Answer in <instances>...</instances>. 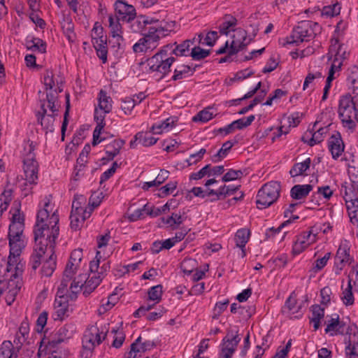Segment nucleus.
Returning <instances> with one entry per match:
<instances>
[{
    "label": "nucleus",
    "instance_id": "nucleus-1",
    "mask_svg": "<svg viewBox=\"0 0 358 358\" xmlns=\"http://www.w3.org/2000/svg\"><path fill=\"white\" fill-rule=\"evenodd\" d=\"M64 270L55 300V320H62L69 313V300L77 299L81 290L87 296L101 282L97 270Z\"/></svg>",
    "mask_w": 358,
    "mask_h": 358
},
{
    "label": "nucleus",
    "instance_id": "nucleus-2",
    "mask_svg": "<svg viewBox=\"0 0 358 358\" xmlns=\"http://www.w3.org/2000/svg\"><path fill=\"white\" fill-rule=\"evenodd\" d=\"M59 219L57 209L48 199L43 208L38 210L36 215V222L34 226V252L30 261L31 268H37L42 262L43 255L47 248L52 250L55 246V240L57 238L59 228L58 226Z\"/></svg>",
    "mask_w": 358,
    "mask_h": 358
},
{
    "label": "nucleus",
    "instance_id": "nucleus-3",
    "mask_svg": "<svg viewBox=\"0 0 358 358\" xmlns=\"http://www.w3.org/2000/svg\"><path fill=\"white\" fill-rule=\"evenodd\" d=\"M326 334L331 336L346 334L345 338V353L349 358H358V331L355 324L346 325L343 321H340L339 316L334 315L326 321Z\"/></svg>",
    "mask_w": 358,
    "mask_h": 358
},
{
    "label": "nucleus",
    "instance_id": "nucleus-4",
    "mask_svg": "<svg viewBox=\"0 0 358 358\" xmlns=\"http://www.w3.org/2000/svg\"><path fill=\"white\" fill-rule=\"evenodd\" d=\"M74 331L75 327L72 324H65L53 332L45 331L40 343V354L43 350H48L66 357L69 351L60 345L71 338Z\"/></svg>",
    "mask_w": 358,
    "mask_h": 358
},
{
    "label": "nucleus",
    "instance_id": "nucleus-5",
    "mask_svg": "<svg viewBox=\"0 0 358 358\" xmlns=\"http://www.w3.org/2000/svg\"><path fill=\"white\" fill-rule=\"evenodd\" d=\"M36 145V143L29 141L24 148L23 169L26 182H24L25 187L22 189V191L24 192V196L31 193L32 187H31L29 189H27V186L28 185H36L38 178L39 166L36 160V155L34 153Z\"/></svg>",
    "mask_w": 358,
    "mask_h": 358
},
{
    "label": "nucleus",
    "instance_id": "nucleus-6",
    "mask_svg": "<svg viewBox=\"0 0 358 358\" xmlns=\"http://www.w3.org/2000/svg\"><path fill=\"white\" fill-rule=\"evenodd\" d=\"M358 99L346 93L338 101V115L342 126L353 131L358 122Z\"/></svg>",
    "mask_w": 358,
    "mask_h": 358
},
{
    "label": "nucleus",
    "instance_id": "nucleus-7",
    "mask_svg": "<svg viewBox=\"0 0 358 358\" xmlns=\"http://www.w3.org/2000/svg\"><path fill=\"white\" fill-rule=\"evenodd\" d=\"M22 270H0V296L6 293V301L10 306L22 285Z\"/></svg>",
    "mask_w": 358,
    "mask_h": 358
},
{
    "label": "nucleus",
    "instance_id": "nucleus-8",
    "mask_svg": "<svg viewBox=\"0 0 358 358\" xmlns=\"http://www.w3.org/2000/svg\"><path fill=\"white\" fill-rule=\"evenodd\" d=\"M320 29L317 22L311 20L301 21L293 28L290 36L286 38V43L299 45L304 41L308 42L320 33Z\"/></svg>",
    "mask_w": 358,
    "mask_h": 358
},
{
    "label": "nucleus",
    "instance_id": "nucleus-9",
    "mask_svg": "<svg viewBox=\"0 0 358 358\" xmlns=\"http://www.w3.org/2000/svg\"><path fill=\"white\" fill-rule=\"evenodd\" d=\"M175 45L176 43H172L164 45L158 52L147 60L150 71L159 72L163 76L170 72L171 66L176 59L169 55L173 54V47Z\"/></svg>",
    "mask_w": 358,
    "mask_h": 358
},
{
    "label": "nucleus",
    "instance_id": "nucleus-10",
    "mask_svg": "<svg viewBox=\"0 0 358 358\" xmlns=\"http://www.w3.org/2000/svg\"><path fill=\"white\" fill-rule=\"evenodd\" d=\"M280 183L271 181L264 184L258 191L256 203L259 209L266 208L277 201L280 196Z\"/></svg>",
    "mask_w": 358,
    "mask_h": 358
},
{
    "label": "nucleus",
    "instance_id": "nucleus-11",
    "mask_svg": "<svg viewBox=\"0 0 358 358\" xmlns=\"http://www.w3.org/2000/svg\"><path fill=\"white\" fill-rule=\"evenodd\" d=\"M241 339L237 326L229 328L219 345L218 358H232Z\"/></svg>",
    "mask_w": 358,
    "mask_h": 358
},
{
    "label": "nucleus",
    "instance_id": "nucleus-12",
    "mask_svg": "<svg viewBox=\"0 0 358 358\" xmlns=\"http://www.w3.org/2000/svg\"><path fill=\"white\" fill-rule=\"evenodd\" d=\"M8 238L10 252L7 268H22L24 266V263L22 262L20 256L22 250L27 245L25 236H17V238L12 236Z\"/></svg>",
    "mask_w": 358,
    "mask_h": 358
},
{
    "label": "nucleus",
    "instance_id": "nucleus-13",
    "mask_svg": "<svg viewBox=\"0 0 358 358\" xmlns=\"http://www.w3.org/2000/svg\"><path fill=\"white\" fill-rule=\"evenodd\" d=\"M106 336V331L100 329L96 325L89 327L85 331L82 343L83 347L88 350H92L96 346L100 345Z\"/></svg>",
    "mask_w": 358,
    "mask_h": 358
},
{
    "label": "nucleus",
    "instance_id": "nucleus-14",
    "mask_svg": "<svg viewBox=\"0 0 358 358\" xmlns=\"http://www.w3.org/2000/svg\"><path fill=\"white\" fill-rule=\"evenodd\" d=\"M350 246L347 241L341 242L334 258V264L337 268L348 267L355 268L357 264L350 255Z\"/></svg>",
    "mask_w": 358,
    "mask_h": 358
},
{
    "label": "nucleus",
    "instance_id": "nucleus-15",
    "mask_svg": "<svg viewBox=\"0 0 358 358\" xmlns=\"http://www.w3.org/2000/svg\"><path fill=\"white\" fill-rule=\"evenodd\" d=\"M115 17L122 22H130L136 17V11L134 6L123 0H117L114 4Z\"/></svg>",
    "mask_w": 358,
    "mask_h": 358
},
{
    "label": "nucleus",
    "instance_id": "nucleus-16",
    "mask_svg": "<svg viewBox=\"0 0 358 358\" xmlns=\"http://www.w3.org/2000/svg\"><path fill=\"white\" fill-rule=\"evenodd\" d=\"M143 36L133 45L132 48L135 53L152 52L159 45L161 36L152 37L150 35Z\"/></svg>",
    "mask_w": 358,
    "mask_h": 358
},
{
    "label": "nucleus",
    "instance_id": "nucleus-17",
    "mask_svg": "<svg viewBox=\"0 0 358 358\" xmlns=\"http://www.w3.org/2000/svg\"><path fill=\"white\" fill-rule=\"evenodd\" d=\"M251 41L252 38L247 40V31L245 29H236L230 44V55H236L239 51L243 50Z\"/></svg>",
    "mask_w": 358,
    "mask_h": 358
},
{
    "label": "nucleus",
    "instance_id": "nucleus-18",
    "mask_svg": "<svg viewBox=\"0 0 358 358\" xmlns=\"http://www.w3.org/2000/svg\"><path fill=\"white\" fill-rule=\"evenodd\" d=\"M316 241V235L313 234L311 231H303L300 234L295 241L292 252L294 255H299L310 245Z\"/></svg>",
    "mask_w": 358,
    "mask_h": 358
},
{
    "label": "nucleus",
    "instance_id": "nucleus-19",
    "mask_svg": "<svg viewBox=\"0 0 358 358\" xmlns=\"http://www.w3.org/2000/svg\"><path fill=\"white\" fill-rule=\"evenodd\" d=\"M41 110L42 112H38L36 115L38 122H40L43 129L48 131H53L54 130V122L55 117L57 115V113H52V114H47V110L45 108V100L41 101Z\"/></svg>",
    "mask_w": 358,
    "mask_h": 358
},
{
    "label": "nucleus",
    "instance_id": "nucleus-20",
    "mask_svg": "<svg viewBox=\"0 0 358 358\" xmlns=\"http://www.w3.org/2000/svg\"><path fill=\"white\" fill-rule=\"evenodd\" d=\"M328 148L334 159H337L344 152L345 145L341 134H332L328 140Z\"/></svg>",
    "mask_w": 358,
    "mask_h": 358
},
{
    "label": "nucleus",
    "instance_id": "nucleus-21",
    "mask_svg": "<svg viewBox=\"0 0 358 358\" xmlns=\"http://www.w3.org/2000/svg\"><path fill=\"white\" fill-rule=\"evenodd\" d=\"M329 54L331 55V57L334 56V61L337 63L339 62H343V60L345 59L349 55L345 48H344V45L339 44V41L337 38L331 39Z\"/></svg>",
    "mask_w": 358,
    "mask_h": 358
},
{
    "label": "nucleus",
    "instance_id": "nucleus-22",
    "mask_svg": "<svg viewBox=\"0 0 358 358\" xmlns=\"http://www.w3.org/2000/svg\"><path fill=\"white\" fill-rule=\"evenodd\" d=\"M125 141L120 138L113 139L105 146L106 157L103 160L111 161L120 152Z\"/></svg>",
    "mask_w": 358,
    "mask_h": 358
},
{
    "label": "nucleus",
    "instance_id": "nucleus-23",
    "mask_svg": "<svg viewBox=\"0 0 358 358\" xmlns=\"http://www.w3.org/2000/svg\"><path fill=\"white\" fill-rule=\"evenodd\" d=\"M120 20L113 15H109L108 17L110 34L113 38H116L118 44H120V41H124L122 27L120 23Z\"/></svg>",
    "mask_w": 358,
    "mask_h": 358
},
{
    "label": "nucleus",
    "instance_id": "nucleus-24",
    "mask_svg": "<svg viewBox=\"0 0 358 358\" xmlns=\"http://www.w3.org/2000/svg\"><path fill=\"white\" fill-rule=\"evenodd\" d=\"M250 231L245 228L238 229L235 234L236 246L241 249L242 257L245 256V248L250 239Z\"/></svg>",
    "mask_w": 358,
    "mask_h": 358
},
{
    "label": "nucleus",
    "instance_id": "nucleus-25",
    "mask_svg": "<svg viewBox=\"0 0 358 358\" xmlns=\"http://www.w3.org/2000/svg\"><path fill=\"white\" fill-rule=\"evenodd\" d=\"M176 117H170L161 122L153 124L150 128V132L153 134H161L164 131H169L172 129L177 122Z\"/></svg>",
    "mask_w": 358,
    "mask_h": 358
},
{
    "label": "nucleus",
    "instance_id": "nucleus-26",
    "mask_svg": "<svg viewBox=\"0 0 358 358\" xmlns=\"http://www.w3.org/2000/svg\"><path fill=\"white\" fill-rule=\"evenodd\" d=\"M92 43L98 57L102 61L103 64L106 63L108 55L106 39L103 38V36H100L99 38H93Z\"/></svg>",
    "mask_w": 358,
    "mask_h": 358
},
{
    "label": "nucleus",
    "instance_id": "nucleus-27",
    "mask_svg": "<svg viewBox=\"0 0 358 358\" xmlns=\"http://www.w3.org/2000/svg\"><path fill=\"white\" fill-rule=\"evenodd\" d=\"M71 211L80 212L83 213L84 211H90V213L93 212V207H89L87 206V198L82 194H75L72 202Z\"/></svg>",
    "mask_w": 358,
    "mask_h": 358
},
{
    "label": "nucleus",
    "instance_id": "nucleus-28",
    "mask_svg": "<svg viewBox=\"0 0 358 358\" xmlns=\"http://www.w3.org/2000/svg\"><path fill=\"white\" fill-rule=\"evenodd\" d=\"M90 211H84L83 213L80 212H71V228L75 231L79 230L83 225L85 221L91 216Z\"/></svg>",
    "mask_w": 358,
    "mask_h": 358
},
{
    "label": "nucleus",
    "instance_id": "nucleus-29",
    "mask_svg": "<svg viewBox=\"0 0 358 358\" xmlns=\"http://www.w3.org/2000/svg\"><path fill=\"white\" fill-rule=\"evenodd\" d=\"M195 71V67L192 68L190 66L185 64L179 65L175 69L171 80L176 81L187 78L193 76Z\"/></svg>",
    "mask_w": 358,
    "mask_h": 358
},
{
    "label": "nucleus",
    "instance_id": "nucleus-30",
    "mask_svg": "<svg viewBox=\"0 0 358 358\" xmlns=\"http://www.w3.org/2000/svg\"><path fill=\"white\" fill-rule=\"evenodd\" d=\"M341 193L343 194V198L346 203L350 202H358V192L356 188H354L350 184L345 182L342 184Z\"/></svg>",
    "mask_w": 358,
    "mask_h": 358
},
{
    "label": "nucleus",
    "instance_id": "nucleus-31",
    "mask_svg": "<svg viewBox=\"0 0 358 358\" xmlns=\"http://www.w3.org/2000/svg\"><path fill=\"white\" fill-rule=\"evenodd\" d=\"M195 38L192 40L187 39L182 41L181 43L176 45L173 47V54L178 57L188 56L190 53V47L194 45Z\"/></svg>",
    "mask_w": 358,
    "mask_h": 358
},
{
    "label": "nucleus",
    "instance_id": "nucleus-32",
    "mask_svg": "<svg viewBox=\"0 0 358 358\" xmlns=\"http://www.w3.org/2000/svg\"><path fill=\"white\" fill-rule=\"evenodd\" d=\"M99 108L107 114L111 112L113 108V100L110 96L107 95L106 91L101 90L99 93Z\"/></svg>",
    "mask_w": 358,
    "mask_h": 358
},
{
    "label": "nucleus",
    "instance_id": "nucleus-33",
    "mask_svg": "<svg viewBox=\"0 0 358 358\" xmlns=\"http://www.w3.org/2000/svg\"><path fill=\"white\" fill-rule=\"evenodd\" d=\"M312 189L311 185H296L291 189V196L294 199H301L308 196Z\"/></svg>",
    "mask_w": 358,
    "mask_h": 358
},
{
    "label": "nucleus",
    "instance_id": "nucleus-34",
    "mask_svg": "<svg viewBox=\"0 0 358 358\" xmlns=\"http://www.w3.org/2000/svg\"><path fill=\"white\" fill-rule=\"evenodd\" d=\"M46 43L39 38L26 39V47L32 52L45 53L46 52Z\"/></svg>",
    "mask_w": 358,
    "mask_h": 358
},
{
    "label": "nucleus",
    "instance_id": "nucleus-35",
    "mask_svg": "<svg viewBox=\"0 0 358 358\" xmlns=\"http://www.w3.org/2000/svg\"><path fill=\"white\" fill-rule=\"evenodd\" d=\"M13 190L8 185L0 195V216L6 211L13 198Z\"/></svg>",
    "mask_w": 358,
    "mask_h": 358
},
{
    "label": "nucleus",
    "instance_id": "nucleus-36",
    "mask_svg": "<svg viewBox=\"0 0 358 358\" xmlns=\"http://www.w3.org/2000/svg\"><path fill=\"white\" fill-rule=\"evenodd\" d=\"M83 255L82 249H76L71 253L69 262L65 268H78L81 265Z\"/></svg>",
    "mask_w": 358,
    "mask_h": 358
},
{
    "label": "nucleus",
    "instance_id": "nucleus-37",
    "mask_svg": "<svg viewBox=\"0 0 358 358\" xmlns=\"http://www.w3.org/2000/svg\"><path fill=\"white\" fill-rule=\"evenodd\" d=\"M311 312L310 323L313 324L314 330L316 331L320 326V320L324 315V310L320 305H313L311 307Z\"/></svg>",
    "mask_w": 358,
    "mask_h": 358
},
{
    "label": "nucleus",
    "instance_id": "nucleus-38",
    "mask_svg": "<svg viewBox=\"0 0 358 358\" xmlns=\"http://www.w3.org/2000/svg\"><path fill=\"white\" fill-rule=\"evenodd\" d=\"M17 353L10 341H3L0 345V358H17Z\"/></svg>",
    "mask_w": 358,
    "mask_h": 358
},
{
    "label": "nucleus",
    "instance_id": "nucleus-39",
    "mask_svg": "<svg viewBox=\"0 0 358 358\" xmlns=\"http://www.w3.org/2000/svg\"><path fill=\"white\" fill-rule=\"evenodd\" d=\"M149 131H139L136 134V140H138V143L144 147H150L155 145L157 141V138L152 136Z\"/></svg>",
    "mask_w": 358,
    "mask_h": 358
},
{
    "label": "nucleus",
    "instance_id": "nucleus-40",
    "mask_svg": "<svg viewBox=\"0 0 358 358\" xmlns=\"http://www.w3.org/2000/svg\"><path fill=\"white\" fill-rule=\"evenodd\" d=\"M185 219L181 213H173L171 216L162 217L163 223L168 224L172 229H178V226L184 222Z\"/></svg>",
    "mask_w": 358,
    "mask_h": 358
},
{
    "label": "nucleus",
    "instance_id": "nucleus-41",
    "mask_svg": "<svg viewBox=\"0 0 358 358\" xmlns=\"http://www.w3.org/2000/svg\"><path fill=\"white\" fill-rule=\"evenodd\" d=\"M352 281L351 278L349 279L347 286L345 287H342L343 292L341 298L345 306H351L354 303Z\"/></svg>",
    "mask_w": 358,
    "mask_h": 358
},
{
    "label": "nucleus",
    "instance_id": "nucleus-42",
    "mask_svg": "<svg viewBox=\"0 0 358 358\" xmlns=\"http://www.w3.org/2000/svg\"><path fill=\"white\" fill-rule=\"evenodd\" d=\"M310 158H307L303 162L294 164V166L292 167L291 170L289 171L291 176L296 177L303 174L304 172L310 168Z\"/></svg>",
    "mask_w": 358,
    "mask_h": 358
},
{
    "label": "nucleus",
    "instance_id": "nucleus-43",
    "mask_svg": "<svg viewBox=\"0 0 358 358\" xmlns=\"http://www.w3.org/2000/svg\"><path fill=\"white\" fill-rule=\"evenodd\" d=\"M327 132V129L326 127L320 128L312 134V137L309 140H306L305 136H303L302 141L304 143H307L310 146H313L323 141L324 135Z\"/></svg>",
    "mask_w": 358,
    "mask_h": 358
},
{
    "label": "nucleus",
    "instance_id": "nucleus-44",
    "mask_svg": "<svg viewBox=\"0 0 358 358\" xmlns=\"http://www.w3.org/2000/svg\"><path fill=\"white\" fill-rule=\"evenodd\" d=\"M29 333V324L27 320H23L19 327L14 342L17 341V343H23L28 337Z\"/></svg>",
    "mask_w": 358,
    "mask_h": 358
},
{
    "label": "nucleus",
    "instance_id": "nucleus-45",
    "mask_svg": "<svg viewBox=\"0 0 358 358\" xmlns=\"http://www.w3.org/2000/svg\"><path fill=\"white\" fill-rule=\"evenodd\" d=\"M235 143H237V141H236L234 143L231 142V141H227L225 143H224L222 145V148L218 150L217 154L214 155L212 157L213 162H218L221 161L224 157H225L227 155L228 152L231 149Z\"/></svg>",
    "mask_w": 358,
    "mask_h": 358
},
{
    "label": "nucleus",
    "instance_id": "nucleus-46",
    "mask_svg": "<svg viewBox=\"0 0 358 358\" xmlns=\"http://www.w3.org/2000/svg\"><path fill=\"white\" fill-rule=\"evenodd\" d=\"M163 294V287L162 285H157L151 287L148 291V299L154 302V304L158 303L162 300Z\"/></svg>",
    "mask_w": 358,
    "mask_h": 358
},
{
    "label": "nucleus",
    "instance_id": "nucleus-47",
    "mask_svg": "<svg viewBox=\"0 0 358 358\" xmlns=\"http://www.w3.org/2000/svg\"><path fill=\"white\" fill-rule=\"evenodd\" d=\"M341 5L338 2L332 5L325 6L321 10V16L333 17L338 15L341 13Z\"/></svg>",
    "mask_w": 358,
    "mask_h": 358
},
{
    "label": "nucleus",
    "instance_id": "nucleus-48",
    "mask_svg": "<svg viewBox=\"0 0 358 358\" xmlns=\"http://www.w3.org/2000/svg\"><path fill=\"white\" fill-rule=\"evenodd\" d=\"M237 24V20L235 17L231 15H226L224 16V21L219 26V31L222 34H227L229 29L234 27Z\"/></svg>",
    "mask_w": 358,
    "mask_h": 358
},
{
    "label": "nucleus",
    "instance_id": "nucleus-49",
    "mask_svg": "<svg viewBox=\"0 0 358 358\" xmlns=\"http://www.w3.org/2000/svg\"><path fill=\"white\" fill-rule=\"evenodd\" d=\"M142 211L145 212V213L151 217H155L161 215V211L159 210V208H155V206L149 207L148 205H145L142 210H138L135 211V213L131 216L135 217L133 220H137L141 218L142 214Z\"/></svg>",
    "mask_w": 358,
    "mask_h": 358
},
{
    "label": "nucleus",
    "instance_id": "nucleus-50",
    "mask_svg": "<svg viewBox=\"0 0 358 358\" xmlns=\"http://www.w3.org/2000/svg\"><path fill=\"white\" fill-rule=\"evenodd\" d=\"M148 20L145 15H141L137 17L136 20L131 24V27L134 32H140L142 34L147 31Z\"/></svg>",
    "mask_w": 358,
    "mask_h": 358
},
{
    "label": "nucleus",
    "instance_id": "nucleus-51",
    "mask_svg": "<svg viewBox=\"0 0 358 358\" xmlns=\"http://www.w3.org/2000/svg\"><path fill=\"white\" fill-rule=\"evenodd\" d=\"M46 101L48 103V107L52 113H57L59 107V105L58 104L57 92L55 90V93L52 92H47Z\"/></svg>",
    "mask_w": 358,
    "mask_h": 358
},
{
    "label": "nucleus",
    "instance_id": "nucleus-52",
    "mask_svg": "<svg viewBox=\"0 0 358 358\" xmlns=\"http://www.w3.org/2000/svg\"><path fill=\"white\" fill-rule=\"evenodd\" d=\"M141 341V337L139 336L135 342L132 343L136 345V350L138 352H140V354L151 350L155 346V343L152 341H145L143 343Z\"/></svg>",
    "mask_w": 358,
    "mask_h": 358
},
{
    "label": "nucleus",
    "instance_id": "nucleus-53",
    "mask_svg": "<svg viewBox=\"0 0 358 358\" xmlns=\"http://www.w3.org/2000/svg\"><path fill=\"white\" fill-rule=\"evenodd\" d=\"M136 105V100L131 97H125L122 99L121 109L126 115H130Z\"/></svg>",
    "mask_w": 358,
    "mask_h": 358
},
{
    "label": "nucleus",
    "instance_id": "nucleus-54",
    "mask_svg": "<svg viewBox=\"0 0 358 358\" xmlns=\"http://www.w3.org/2000/svg\"><path fill=\"white\" fill-rule=\"evenodd\" d=\"M210 54V50H204L199 46H194L192 48L189 55L194 60H201L207 57Z\"/></svg>",
    "mask_w": 358,
    "mask_h": 358
},
{
    "label": "nucleus",
    "instance_id": "nucleus-55",
    "mask_svg": "<svg viewBox=\"0 0 358 358\" xmlns=\"http://www.w3.org/2000/svg\"><path fill=\"white\" fill-rule=\"evenodd\" d=\"M63 32L68 41L71 43L75 41L76 35L74 32V24L71 21H68L64 23L62 27Z\"/></svg>",
    "mask_w": 358,
    "mask_h": 358
},
{
    "label": "nucleus",
    "instance_id": "nucleus-56",
    "mask_svg": "<svg viewBox=\"0 0 358 358\" xmlns=\"http://www.w3.org/2000/svg\"><path fill=\"white\" fill-rule=\"evenodd\" d=\"M24 229V224L10 223L8 228V238L12 236L17 238V236L18 237L24 236L23 234Z\"/></svg>",
    "mask_w": 358,
    "mask_h": 358
},
{
    "label": "nucleus",
    "instance_id": "nucleus-57",
    "mask_svg": "<svg viewBox=\"0 0 358 358\" xmlns=\"http://www.w3.org/2000/svg\"><path fill=\"white\" fill-rule=\"evenodd\" d=\"M230 309L232 313H239L241 315H244V317H251L255 311L253 307H250L248 310H245V307L236 303L231 305Z\"/></svg>",
    "mask_w": 358,
    "mask_h": 358
},
{
    "label": "nucleus",
    "instance_id": "nucleus-58",
    "mask_svg": "<svg viewBox=\"0 0 358 358\" xmlns=\"http://www.w3.org/2000/svg\"><path fill=\"white\" fill-rule=\"evenodd\" d=\"M210 108H206L199 113H198L195 116L193 117L192 120L194 122H207L213 118L214 115L213 113L210 111Z\"/></svg>",
    "mask_w": 358,
    "mask_h": 358
},
{
    "label": "nucleus",
    "instance_id": "nucleus-59",
    "mask_svg": "<svg viewBox=\"0 0 358 358\" xmlns=\"http://www.w3.org/2000/svg\"><path fill=\"white\" fill-rule=\"evenodd\" d=\"M176 23L175 21H169L166 22L164 20L161 21L159 26V29L161 31V35L162 36H167L170 32L173 31L176 27Z\"/></svg>",
    "mask_w": 358,
    "mask_h": 358
},
{
    "label": "nucleus",
    "instance_id": "nucleus-60",
    "mask_svg": "<svg viewBox=\"0 0 358 358\" xmlns=\"http://www.w3.org/2000/svg\"><path fill=\"white\" fill-rule=\"evenodd\" d=\"M178 185L177 181H170L166 185L162 187L159 191L158 194L159 197H164L170 194L173 193V192L176 189Z\"/></svg>",
    "mask_w": 358,
    "mask_h": 358
},
{
    "label": "nucleus",
    "instance_id": "nucleus-61",
    "mask_svg": "<svg viewBox=\"0 0 358 358\" xmlns=\"http://www.w3.org/2000/svg\"><path fill=\"white\" fill-rule=\"evenodd\" d=\"M349 87L352 90L355 99H358V74L353 73L348 77Z\"/></svg>",
    "mask_w": 358,
    "mask_h": 358
},
{
    "label": "nucleus",
    "instance_id": "nucleus-62",
    "mask_svg": "<svg viewBox=\"0 0 358 358\" xmlns=\"http://www.w3.org/2000/svg\"><path fill=\"white\" fill-rule=\"evenodd\" d=\"M243 175V172L241 170H234L229 169L222 177V180L223 182H229L241 178Z\"/></svg>",
    "mask_w": 358,
    "mask_h": 358
},
{
    "label": "nucleus",
    "instance_id": "nucleus-63",
    "mask_svg": "<svg viewBox=\"0 0 358 358\" xmlns=\"http://www.w3.org/2000/svg\"><path fill=\"white\" fill-rule=\"evenodd\" d=\"M358 201L346 203L348 215L352 222H358Z\"/></svg>",
    "mask_w": 358,
    "mask_h": 358
},
{
    "label": "nucleus",
    "instance_id": "nucleus-64",
    "mask_svg": "<svg viewBox=\"0 0 358 358\" xmlns=\"http://www.w3.org/2000/svg\"><path fill=\"white\" fill-rule=\"evenodd\" d=\"M44 85L45 87V90H52L54 86L55 85V83L54 80V73L52 70H46L44 74Z\"/></svg>",
    "mask_w": 358,
    "mask_h": 358
}]
</instances>
